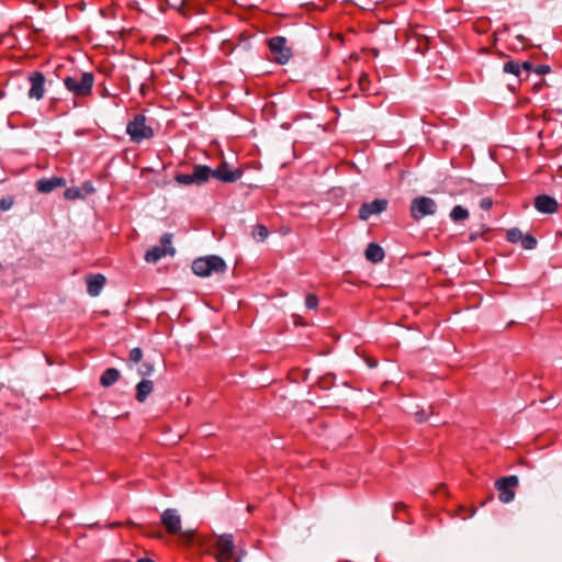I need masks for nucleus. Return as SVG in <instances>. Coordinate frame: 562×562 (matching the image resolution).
Instances as JSON below:
<instances>
[{
  "label": "nucleus",
  "instance_id": "1",
  "mask_svg": "<svg viewBox=\"0 0 562 562\" xmlns=\"http://www.w3.org/2000/svg\"><path fill=\"white\" fill-rule=\"evenodd\" d=\"M213 177L224 183H233L239 180L243 177V170L234 169L232 170L227 162H222L216 169H211L206 165H194L193 172L188 173H178L175 177V180L182 186H191L196 184L201 186L210 180Z\"/></svg>",
  "mask_w": 562,
  "mask_h": 562
},
{
  "label": "nucleus",
  "instance_id": "2",
  "mask_svg": "<svg viewBox=\"0 0 562 562\" xmlns=\"http://www.w3.org/2000/svg\"><path fill=\"white\" fill-rule=\"evenodd\" d=\"M94 81V75L90 71H75L72 75L66 76L63 79L65 88L75 99L90 97Z\"/></svg>",
  "mask_w": 562,
  "mask_h": 562
},
{
  "label": "nucleus",
  "instance_id": "3",
  "mask_svg": "<svg viewBox=\"0 0 562 562\" xmlns=\"http://www.w3.org/2000/svg\"><path fill=\"white\" fill-rule=\"evenodd\" d=\"M126 134L132 143L139 144L151 139L155 135L154 128L147 124V117L143 113H137L126 124Z\"/></svg>",
  "mask_w": 562,
  "mask_h": 562
},
{
  "label": "nucleus",
  "instance_id": "4",
  "mask_svg": "<svg viewBox=\"0 0 562 562\" xmlns=\"http://www.w3.org/2000/svg\"><path fill=\"white\" fill-rule=\"evenodd\" d=\"M225 261L218 256H207L195 259L192 262V271L199 277H207L213 272H224Z\"/></svg>",
  "mask_w": 562,
  "mask_h": 562
},
{
  "label": "nucleus",
  "instance_id": "5",
  "mask_svg": "<svg viewBox=\"0 0 562 562\" xmlns=\"http://www.w3.org/2000/svg\"><path fill=\"white\" fill-rule=\"evenodd\" d=\"M173 235L171 233H165L160 238V246H154L149 248L144 256L147 262L156 263L166 256H173L176 250L172 247Z\"/></svg>",
  "mask_w": 562,
  "mask_h": 562
},
{
  "label": "nucleus",
  "instance_id": "6",
  "mask_svg": "<svg viewBox=\"0 0 562 562\" xmlns=\"http://www.w3.org/2000/svg\"><path fill=\"white\" fill-rule=\"evenodd\" d=\"M272 59L279 65H285L292 57V49L283 36H273L268 41Z\"/></svg>",
  "mask_w": 562,
  "mask_h": 562
},
{
  "label": "nucleus",
  "instance_id": "7",
  "mask_svg": "<svg viewBox=\"0 0 562 562\" xmlns=\"http://www.w3.org/2000/svg\"><path fill=\"white\" fill-rule=\"evenodd\" d=\"M437 211L436 202L428 196L415 198L409 207L411 216L415 221H419L425 216L434 215Z\"/></svg>",
  "mask_w": 562,
  "mask_h": 562
},
{
  "label": "nucleus",
  "instance_id": "8",
  "mask_svg": "<svg viewBox=\"0 0 562 562\" xmlns=\"http://www.w3.org/2000/svg\"><path fill=\"white\" fill-rule=\"evenodd\" d=\"M214 557L217 562H229L233 559L235 543L231 533L221 535L214 544Z\"/></svg>",
  "mask_w": 562,
  "mask_h": 562
},
{
  "label": "nucleus",
  "instance_id": "9",
  "mask_svg": "<svg viewBox=\"0 0 562 562\" xmlns=\"http://www.w3.org/2000/svg\"><path fill=\"white\" fill-rule=\"evenodd\" d=\"M518 477L516 475H509L498 479L495 482V487L498 491V499L502 503H509L515 498V491L518 486Z\"/></svg>",
  "mask_w": 562,
  "mask_h": 562
},
{
  "label": "nucleus",
  "instance_id": "10",
  "mask_svg": "<svg viewBox=\"0 0 562 562\" xmlns=\"http://www.w3.org/2000/svg\"><path fill=\"white\" fill-rule=\"evenodd\" d=\"M386 199H375L372 202L363 203L358 213V217L361 221H368L372 215H379L384 212L387 207Z\"/></svg>",
  "mask_w": 562,
  "mask_h": 562
},
{
  "label": "nucleus",
  "instance_id": "11",
  "mask_svg": "<svg viewBox=\"0 0 562 562\" xmlns=\"http://www.w3.org/2000/svg\"><path fill=\"white\" fill-rule=\"evenodd\" d=\"M30 81V90L27 92V95L30 99L34 100H41L44 98L45 94V76L41 71H33L29 76Z\"/></svg>",
  "mask_w": 562,
  "mask_h": 562
},
{
  "label": "nucleus",
  "instance_id": "12",
  "mask_svg": "<svg viewBox=\"0 0 562 562\" xmlns=\"http://www.w3.org/2000/svg\"><path fill=\"white\" fill-rule=\"evenodd\" d=\"M160 521L170 535H178L181 530V518L173 508L166 509L160 516Z\"/></svg>",
  "mask_w": 562,
  "mask_h": 562
},
{
  "label": "nucleus",
  "instance_id": "13",
  "mask_svg": "<svg viewBox=\"0 0 562 562\" xmlns=\"http://www.w3.org/2000/svg\"><path fill=\"white\" fill-rule=\"evenodd\" d=\"M535 207L538 212L543 214H553L558 211V201L548 194H540L535 199Z\"/></svg>",
  "mask_w": 562,
  "mask_h": 562
},
{
  "label": "nucleus",
  "instance_id": "14",
  "mask_svg": "<svg viewBox=\"0 0 562 562\" xmlns=\"http://www.w3.org/2000/svg\"><path fill=\"white\" fill-rule=\"evenodd\" d=\"M66 186V179L63 177H52L38 179L35 183L36 190L40 193H50L57 188Z\"/></svg>",
  "mask_w": 562,
  "mask_h": 562
},
{
  "label": "nucleus",
  "instance_id": "15",
  "mask_svg": "<svg viewBox=\"0 0 562 562\" xmlns=\"http://www.w3.org/2000/svg\"><path fill=\"white\" fill-rule=\"evenodd\" d=\"M106 279L103 274H88L86 276L87 292L90 296H98L103 286L105 285Z\"/></svg>",
  "mask_w": 562,
  "mask_h": 562
},
{
  "label": "nucleus",
  "instance_id": "16",
  "mask_svg": "<svg viewBox=\"0 0 562 562\" xmlns=\"http://www.w3.org/2000/svg\"><path fill=\"white\" fill-rule=\"evenodd\" d=\"M366 259L372 263L381 262L384 257L383 248L376 243H370L364 251Z\"/></svg>",
  "mask_w": 562,
  "mask_h": 562
},
{
  "label": "nucleus",
  "instance_id": "17",
  "mask_svg": "<svg viewBox=\"0 0 562 562\" xmlns=\"http://www.w3.org/2000/svg\"><path fill=\"white\" fill-rule=\"evenodd\" d=\"M154 391V383L150 380H142L136 385V400L144 403L147 396Z\"/></svg>",
  "mask_w": 562,
  "mask_h": 562
},
{
  "label": "nucleus",
  "instance_id": "18",
  "mask_svg": "<svg viewBox=\"0 0 562 562\" xmlns=\"http://www.w3.org/2000/svg\"><path fill=\"white\" fill-rule=\"evenodd\" d=\"M120 371L115 368L106 369L100 376V384L104 387H109L116 383L120 379Z\"/></svg>",
  "mask_w": 562,
  "mask_h": 562
},
{
  "label": "nucleus",
  "instance_id": "19",
  "mask_svg": "<svg viewBox=\"0 0 562 562\" xmlns=\"http://www.w3.org/2000/svg\"><path fill=\"white\" fill-rule=\"evenodd\" d=\"M469 211L461 206V205H456L452 207L451 212H450V218L453 221V222H461V221H465L467 218H469Z\"/></svg>",
  "mask_w": 562,
  "mask_h": 562
},
{
  "label": "nucleus",
  "instance_id": "20",
  "mask_svg": "<svg viewBox=\"0 0 562 562\" xmlns=\"http://www.w3.org/2000/svg\"><path fill=\"white\" fill-rule=\"evenodd\" d=\"M503 71L506 74H512L517 78L521 79V66L519 61L508 60L503 66Z\"/></svg>",
  "mask_w": 562,
  "mask_h": 562
},
{
  "label": "nucleus",
  "instance_id": "21",
  "mask_svg": "<svg viewBox=\"0 0 562 562\" xmlns=\"http://www.w3.org/2000/svg\"><path fill=\"white\" fill-rule=\"evenodd\" d=\"M269 235L267 227L262 224H257L252 228V237L258 241H263Z\"/></svg>",
  "mask_w": 562,
  "mask_h": 562
},
{
  "label": "nucleus",
  "instance_id": "22",
  "mask_svg": "<svg viewBox=\"0 0 562 562\" xmlns=\"http://www.w3.org/2000/svg\"><path fill=\"white\" fill-rule=\"evenodd\" d=\"M522 233L519 228H510L507 231L506 233V238L508 241L513 243V244H516V243H520V240L522 239Z\"/></svg>",
  "mask_w": 562,
  "mask_h": 562
},
{
  "label": "nucleus",
  "instance_id": "23",
  "mask_svg": "<svg viewBox=\"0 0 562 562\" xmlns=\"http://www.w3.org/2000/svg\"><path fill=\"white\" fill-rule=\"evenodd\" d=\"M520 244L524 249L530 250V249L536 248L537 239L530 234L522 235V239L520 240Z\"/></svg>",
  "mask_w": 562,
  "mask_h": 562
},
{
  "label": "nucleus",
  "instance_id": "24",
  "mask_svg": "<svg viewBox=\"0 0 562 562\" xmlns=\"http://www.w3.org/2000/svg\"><path fill=\"white\" fill-rule=\"evenodd\" d=\"M64 196L67 200H76L81 196V191L77 187L67 188L64 192Z\"/></svg>",
  "mask_w": 562,
  "mask_h": 562
},
{
  "label": "nucleus",
  "instance_id": "25",
  "mask_svg": "<svg viewBox=\"0 0 562 562\" xmlns=\"http://www.w3.org/2000/svg\"><path fill=\"white\" fill-rule=\"evenodd\" d=\"M14 204V199L11 195L0 199V212L9 211Z\"/></svg>",
  "mask_w": 562,
  "mask_h": 562
},
{
  "label": "nucleus",
  "instance_id": "26",
  "mask_svg": "<svg viewBox=\"0 0 562 562\" xmlns=\"http://www.w3.org/2000/svg\"><path fill=\"white\" fill-rule=\"evenodd\" d=\"M318 297L315 294H307L305 297V306L308 310H316L318 307Z\"/></svg>",
  "mask_w": 562,
  "mask_h": 562
},
{
  "label": "nucleus",
  "instance_id": "27",
  "mask_svg": "<svg viewBox=\"0 0 562 562\" xmlns=\"http://www.w3.org/2000/svg\"><path fill=\"white\" fill-rule=\"evenodd\" d=\"M142 359L143 351L140 348L136 347L130 351V361H132L133 363H138Z\"/></svg>",
  "mask_w": 562,
  "mask_h": 562
},
{
  "label": "nucleus",
  "instance_id": "28",
  "mask_svg": "<svg viewBox=\"0 0 562 562\" xmlns=\"http://www.w3.org/2000/svg\"><path fill=\"white\" fill-rule=\"evenodd\" d=\"M458 509H459L458 515L462 519H467L468 517H472L475 514V512H476V509L474 507H471V508L468 509L465 506H462V505H460Z\"/></svg>",
  "mask_w": 562,
  "mask_h": 562
},
{
  "label": "nucleus",
  "instance_id": "29",
  "mask_svg": "<svg viewBox=\"0 0 562 562\" xmlns=\"http://www.w3.org/2000/svg\"><path fill=\"white\" fill-rule=\"evenodd\" d=\"M521 66V76L525 75V79L529 77L530 71L533 68V65L530 61L520 63Z\"/></svg>",
  "mask_w": 562,
  "mask_h": 562
},
{
  "label": "nucleus",
  "instance_id": "30",
  "mask_svg": "<svg viewBox=\"0 0 562 562\" xmlns=\"http://www.w3.org/2000/svg\"><path fill=\"white\" fill-rule=\"evenodd\" d=\"M153 371L154 367L150 363H144L138 370L139 374L143 376L150 375Z\"/></svg>",
  "mask_w": 562,
  "mask_h": 562
},
{
  "label": "nucleus",
  "instance_id": "31",
  "mask_svg": "<svg viewBox=\"0 0 562 562\" xmlns=\"http://www.w3.org/2000/svg\"><path fill=\"white\" fill-rule=\"evenodd\" d=\"M493 206V200L488 196L481 199L480 207L484 211L491 210Z\"/></svg>",
  "mask_w": 562,
  "mask_h": 562
},
{
  "label": "nucleus",
  "instance_id": "32",
  "mask_svg": "<svg viewBox=\"0 0 562 562\" xmlns=\"http://www.w3.org/2000/svg\"><path fill=\"white\" fill-rule=\"evenodd\" d=\"M415 416H416V420H417L418 423L426 422V420H427V418H428V415H427L424 411L416 412V413H415Z\"/></svg>",
  "mask_w": 562,
  "mask_h": 562
},
{
  "label": "nucleus",
  "instance_id": "33",
  "mask_svg": "<svg viewBox=\"0 0 562 562\" xmlns=\"http://www.w3.org/2000/svg\"><path fill=\"white\" fill-rule=\"evenodd\" d=\"M549 70H550V67H549V66H547V65H540V66H538L537 68H535V71H536L537 74H539V75L547 74V72H549Z\"/></svg>",
  "mask_w": 562,
  "mask_h": 562
},
{
  "label": "nucleus",
  "instance_id": "34",
  "mask_svg": "<svg viewBox=\"0 0 562 562\" xmlns=\"http://www.w3.org/2000/svg\"><path fill=\"white\" fill-rule=\"evenodd\" d=\"M406 509V505L404 503H396L394 506V510L396 514H398L402 510Z\"/></svg>",
  "mask_w": 562,
  "mask_h": 562
},
{
  "label": "nucleus",
  "instance_id": "35",
  "mask_svg": "<svg viewBox=\"0 0 562 562\" xmlns=\"http://www.w3.org/2000/svg\"><path fill=\"white\" fill-rule=\"evenodd\" d=\"M137 562H155V561L149 558H140L137 560Z\"/></svg>",
  "mask_w": 562,
  "mask_h": 562
},
{
  "label": "nucleus",
  "instance_id": "36",
  "mask_svg": "<svg viewBox=\"0 0 562 562\" xmlns=\"http://www.w3.org/2000/svg\"><path fill=\"white\" fill-rule=\"evenodd\" d=\"M364 80H368V76L367 75H362L361 78H360V85H362V82Z\"/></svg>",
  "mask_w": 562,
  "mask_h": 562
},
{
  "label": "nucleus",
  "instance_id": "37",
  "mask_svg": "<svg viewBox=\"0 0 562 562\" xmlns=\"http://www.w3.org/2000/svg\"><path fill=\"white\" fill-rule=\"evenodd\" d=\"M475 239H476V236H475V235H471V236H470V240H471V241H474Z\"/></svg>",
  "mask_w": 562,
  "mask_h": 562
},
{
  "label": "nucleus",
  "instance_id": "38",
  "mask_svg": "<svg viewBox=\"0 0 562 562\" xmlns=\"http://www.w3.org/2000/svg\"><path fill=\"white\" fill-rule=\"evenodd\" d=\"M235 562H240V558H237Z\"/></svg>",
  "mask_w": 562,
  "mask_h": 562
}]
</instances>
